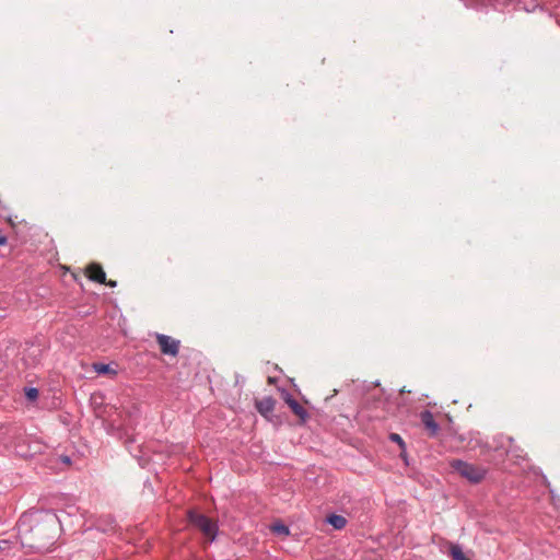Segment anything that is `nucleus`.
Masks as SVG:
<instances>
[{
	"label": "nucleus",
	"instance_id": "nucleus-1",
	"mask_svg": "<svg viewBox=\"0 0 560 560\" xmlns=\"http://www.w3.org/2000/svg\"><path fill=\"white\" fill-rule=\"evenodd\" d=\"M62 520L52 511L23 515L18 532L23 546L37 551H49L60 537Z\"/></svg>",
	"mask_w": 560,
	"mask_h": 560
},
{
	"label": "nucleus",
	"instance_id": "nucleus-2",
	"mask_svg": "<svg viewBox=\"0 0 560 560\" xmlns=\"http://www.w3.org/2000/svg\"><path fill=\"white\" fill-rule=\"evenodd\" d=\"M188 518L195 527H197L207 538H209L210 542L215 540L218 535V524L215 522H213L208 516L192 510L188 512Z\"/></svg>",
	"mask_w": 560,
	"mask_h": 560
},
{
	"label": "nucleus",
	"instance_id": "nucleus-3",
	"mask_svg": "<svg viewBox=\"0 0 560 560\" xmlns=\"http://www.w3.org/2000/svg\"><path fill=\"white\" fill-rule=\"evenodd\" d=\"M451 467L455 471H457L462 477H464L465 479L472 483H479L486 477L487 474L486 469L464 462L462 459L452 460Z\"/></svg>",
	"mask_w": 560,
	"mask_h": 560
},
{
	"label": "nucleus",
	"instance_id": "nucleus-4",
	"mask_svg": "<svg viewBox=\"0 0 560 560\" xmlns=\"http://www.w3.org/2000/svg\"><path fill=\"white\" fill-rule=\"evenodd\" d=\"M158 343L161 348L162 353L170 354V355H177L179 351V341L173 339L170 336L158 334L156 335Z\"/></svg>",
	"mask_w": 560,
	"mask_h": 560
},
{
	"label": "nucleus",
	"instance_id": "nucleus-5",
	"mask_svg": "<svg viewBox=\"0 0 560 560\" xmlns=\"http://www.w3.org/2000/svg\"><path fill=\"white\" fill-rule=\"evenodd\" d=\"M283 399L288 404V406L291 408L294 415H296L302 422H305L308 418L307 411L295 400L292 395L288 392H283Z\"/></svg>",
	"mask_w": 560,
	"mask_h": 560
},
{
	"label": "nucleus",
	"instance_id": "nucleus-6",
	"mask_svg": "<svg viewBox=\"0 0 560 560\" xmlns=\"http://www.w3.org/2000/svg\"><path fill=\"white\" fill-rule=\"evenodd\" d=\"M420 419L424 428L429 431L430 436H435L440 431L439 423L434 420V416L430 410L420 413Z\"/></svg>",
	"mask_w": 560,
	"mask_h": 560
},
{
	"label": "nucleus",
	"instance_id": "nucleus-7",
	"mask_svg": "<svg viewBox=\"0 0 560 560\" xmlns=\"http://www.w3.org/2000/svg\"><path fill=\"white\" fill-rule=\"evenodd\" d=\"M86 273L90 280L98 283H105L106 273L98 264H91L86 268Z\"/></svg>",
	"mask_w": 560,
	"mask_h": 560
},
{
	"label": "nucleus",
	"instance_id": "nucleus-8",
	"mask_svg": "<svg viewBox=\"0 0 560 560\" xmlns=\"http://www.w3.org/2000/svg\"><path fill=\"white\" fill-rule=\"evenodd\" d=\"M275 405V399L268 396L256 401V409L261 416L268 417L273 411Z\"/></svg>",
	"mask_w": 560,
	"mask_h": 560
},
{
	"label": "nucleus",
	"instance_id": "nucleus-9",
	"mask_svg": "<svg viewBox=\"0 0 560 560\" xmlns=\"http://www.w3.org/2000/svg\"><path fill=\"white\" fill-rule=\"evenodd\" d=\"M326 521L335 529H342L347 525V520L343 516L337 514H330Z\"/></svg>",
	"mask_w": 560,
	"mask_h": 560
},
{
	"label": "nucleus",
	"instance_id": "nucleus-10",
	"mask_svg": "<svg viewBox=\"0 0 560 560\" xmlns=\"http://www.w3.org/2000/svg\"><path fill=\"white\" fill-rule=\"evenodd\" d=\"M93 370L97 373V374H113L115 375L116 374V371L112 369V366L109 364H105V363H94L93 364Z\"/></svg>",
	"mask_w": 560,
	"mask_h": 560
},
{
	"label": "nucleus",
	"instance_id": "nucleus-11",
	"mask_svg": "<svg viewBox=\"0 0 560 560\" xmlns=\"http://www.w3.org/2000/svg\"><path fill=\"white\" fill-rule=\"evenodd\" d=\"M450 553L453 560H468L458 545H452Z\"/></svg>",
	"mask_w": 560,
	"mask_h": 560
},
{
	"label": "nucleus",
	"instance_id": "nucleus-12",
	"mask_svg": "<svg viewBox=\"0 0 560 560\" xmlns=\"http://www.w3.org/2000/svg\"><path fill=\"white\" fill-rule=\"evenodd\" d=\"M272 532L279 535H289V527L282 523H276L272 526Z\"/></svg>",
	"mask_w": 560,
	"mask_h": 560
},
{
	"label": "nucleus",
	"instance_id": "nucleus-13",
	"mask_svg": "<svg viewBox=\"0 0 560 560\" xmlns=\"http://www.w3.org/2000/svg\"><path fill=\"white\" fill-rule=\"evenodd\" d=\"M389 440H390L392 442L397 443V444L399 445V447H400L402 451H405V448H406V443H405V441L402 440V438H401L399 434H397V433H390V434H389Z\"/></svg>",
	"mask_w": 560,
	"mask_h": 560
},
{
	"label": "nucleus",
	"instance_id": "nucleus-14",
	"mask_svg": "<svg viewBox=\"0 0 560 560\" xmlns=\"http://www.w3.org/2000/svg\"><path fill=\"white\" fill-rule=\"evenodd\" d=\"M25 395L28 400H35L38 397V390L35 387H30L26 388Z\"/></svg>",
	"mask_w": 560,
	"mask_h": 560
},
{
	"label": "nucleus",
	"instance_id": "nucleus-15",
	"mask_svg": "<svg viewBox=\"0 0 560 560\" xmlns=\"http://www.w3.org/2000/svg\"><path fill=\"white\" fill-rule=\"evenodd\" d=\"M9 548V541L8 540H0V551H3Z\"/></svg>",
	"mask_w": 560,
	"mask_h": 560
},
{
	"label": "nucleus",
	"instance_id": "nucleus-16",
	"mask_svg": "<svg viewBox=\"0 0 560 560\" xmlns=\"http://www.w3.org/2000/svg\"><path fill=\"white\" fill-rule=\"evenodd\" d=\"M8 242L7 236L0 232V246L5 245Z\"/></svg>",
	"mask_w": 560,
	"mask_h": 560
},
{
	"label": "nucleus",
	"instance_id": "nucleus-17",
	"mask_svg": "<svg viewBox=\"0 0 560 560\" xmlns=\"http://www.w3.org/2000/svg\"><path fill=\"white\" fill-rule=\"evenodd\" d=\"M61 462L65 463V464H69L70 463V458L68 456H62L61 457Z\"/></svg>",
	"mask_w": 560,
	"mask_h": 560
},
{
	"label": "nucleus",
	"instance_id": "nucleus-18",
	"mask_svg": "<svg viewBox=\"0 0 560 560\" xmlns=\"http://www.w3.org/2000/svg\"><path fill=\"white\" fill-rule=\"evenodd\" d=\"M105 283L109 287H116V281L109 280L108 282L105 281Z\"/></svg>",
	"mask_w": 560,
	"mask_h": 560
},
{
	"label": "nucleus",
	"instance_id": "nucleus-19",
	"mask_svg": "<svg viewBox=\"0 0 560 560\" xmlns=\"http://www.w3.org/2000/svg\"><path fill=\"white\" fill-rule=\"evenodd\" d=\"M476 445L482 446V444L479 440H476V444H472V447H476Z\"/></svg>",
	"mask_w": 560,
	"mask_h": 560
},
{
	"label": "nucleus",
	"instance_id": "nucleus-20",
	"mask_svg": "<svg viewBox=\"0 0 560 560\" xmlns=\"http://www.w3.org/2000/svg\"><path fill=\"white\" fill-rule=\"evenodd\" d=\"M482 447H486L487 450H492V447L489 446L488 443L482 444Z\"/></svg>",
	"mask_w": 560,
	"mask_h": 560
}]
</instances>
